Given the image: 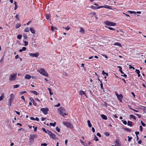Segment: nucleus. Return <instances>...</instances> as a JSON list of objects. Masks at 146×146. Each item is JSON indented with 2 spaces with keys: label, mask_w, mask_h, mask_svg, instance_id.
I'll return each mask as SVG.
<instances>
[{
  "label": "nucleus",
  "mask_w": 146,
  "mask_h": 146,
  "mask_svg": "<svg viewBox=\"0 0 146 146\" xmlns=\"http://www.w3.org/2000/svg\"><path fill=\"white\" fill-rule=\"evenodd\" d=\"M17 73H13L10 75L9 78V80L10 81H13L15 80L17 78Z\"/></svg>",
  "instance_id": "nucleus-1"
},
{
  "label": "nucleus",
  "mask_w": 146,
  "mask_h": 146,
  "mask_svg": "<svg viewBox=\"0 0 146 146\" xmlns=\"http://www.w3.org/2000/svg\"><path fill=\"white\" fill-rule=\"evenodd\" d=\"M58 111L59 114L63 116H64V115H67V114L65 113L66 110L65 109L62 107H60L58 108Z\"/></svg>",
  "instance_id": "nucleus-2"
},
{
  "label": "nucleus",
  "mask_w": 146,
  "mask_h": 146,
  "mask_svg": "<svg viewBox=\"0 0 146 146\" xmlns=\"http://www.w3.org/2000/svg\"><path fill=\"white\" fill-rule=\"evenodd\" d=\"M38 71L41 75L45 76H48V74L43 68H40L38 70Z\"/></svg>",
  "instance_id": "nucleus-3"
},
{
  "label": "nucleus",
  "mask_w": 146,
  "mask_h": 146,
  "mask_svg": "<svg viewBox=\"0 0 146 146\" xmlns=\"http://www.w3.org/2000/svg\"><path fill=\"white\" fill-rule=\"evenodd\" d=\"M15 94L13 93L11 94L10 95V98L9 99L8 103V106H9V108H10L12 102L14 100Z\"/></svg>",
  "instance_id": "nucleus-4"
},
{
  "label": "nucleus",
  "mask_w": 146,
  "mask_h": 146,
  "mask_svg": "<svg viewBox=\"0 0 146 146\" xmlns=\"http://www.w3.org/2000/svg\"><path fill=\"white\" fill-rule=\"evenodd\" d=\"M37 135L36 134H31L29 137L30 143H32L34 141V139L36 138Z\"/></svg>",
  "instance_id": "nucleus-5"
},
{
  "label": "nucleus",
  "mask_w": 146,
  "mask_h": 146,
  "mask_svg": "<svg viewBox=\"0 0 146 146\" xmlns=\"http://www.w3.org/2000/svg\"><path fill=\"white\" fill-rule=\"evenodd\" d=\"M105 23L106 25H109L110 26H114L116 25V23H115L108 21L105 22Z\"/></svg>",
  "instance_id": "nucleus-6"
},
{
  "label": "nucleus",
  "mask_w": 146,
  "mask_h": 146,
  "mask_svg": "<svg viewBox=\"0 0 146 146\" xmlns=\"http://www.w3.org/2000/svg\"><path fill=\"white\" fill-rule=\"evenodd\" d=\"M63 124L69 128H72L73 126L71 125L70 123L68 122H63Z\"/></svg>",
  "instance_id": "nucleus-7"
},
{
  "label": "nucleus",
  "mask_w": 146,
  "mask_h": 146,
  "mask_svg": "<svg viewBox=\"0 0 146 146\" xmlns=\"http://www.w3.org/2000/svg\"><path fill=\"white\" fill-rule=\"evenodd\" d=\"M40 110L44 114L46 115L48 113V111L49 110L47 108H41Z\"/></svg>",
  "instance_id": "nucleus-8"
},
{
  "label": "nucleus",
  "mask_w": 146,
  "mask_h": 146,
  "mask_svg": "<svg viewBox=\"0 0 146 146\" xmlns=\"http://www.w3.org/2000/svg\"><path fill=\"white\" fill-rule=\"evenodd\" d=\"M48 134L49 135V136L52 139H55L56 137V135L54 134H53L52 132L50 131H48Z\"/></svg>",
  "instance_id": "nucleus-9"
},
{
  "label": "nucleus",
  "mask_w": 146,
  "mask_h": 146,
  "mask_svg": "<svg viewBox=\"0 0 146 146\" xmlns=\"http://www.w3.org/2000/svg\"><path fill=\"white\" fill-rule=\"evenodd\" d=\"M29 55L31 57H37L39 55V54L38 53H29Z\"/></svg>",
  "instance_id": "nucleus-10"
},
{
  "label": "nucleus",
  "mask_w": 146,
  "mask_h": 146,
  "mask_svg": "<svg viewBox=\"0 0 146 146\" xmlns=\"http://www.w3.org/2000/svg\"><path fill=\"white\" fill-rule=\"evenodd\" d=\"M117 97L118 98V100H119V101L121 102H122V100L123 98V96L121 94H120Z\"/></svg>",
  "instance_id": "nucleus-11"
},
{
  "label": "nucleus",
  "mask_w": 146,
  "mask_h": 146,
  "mask_svg": "<svg viewBox=\"0 0 146 146\" xmlns=\"http://www.w3.org/2000/svg\"><path fill=\"white\" fill-rule=\"evenodd\" d=\"M31 78V76L28 74H26L25 76V79H28V80L30 79Z\"/></svg>",
  "instance_id": "nucleus-12"
},
{
  "label": "nucleus",
  "mask_w": 146,
  "mask_h": 146,
  "mask_svg": "<svg viewBox=\"0 0 146 146\" xmlns=\"http://www.w3.org/2000/svg\"><path fill=\"white\" fill-rule=\"evenodd\" d=\"M79 94L81 96H82V95H84L86 96V98H87V96L86 95L85 93L82 91H80Z\"/></svg>",
  "instance_id": "nucleus-13"
},
{
  "label": "nucleus",
  "mask_w": 146,
  "mask_h": 146,
  "mask_svg": "<svg viewBox=\"0 0 146 146\" xmlns=\"http://www.w3.org/2000/svg\"><path fill=\"white\" fill-rule=\"evenodd\" d=\"M101 117L104 120H106L107 119V116L104 114L101 115Z\"/></svg>",
  "instance_id": "nucleus-14"
},
{
  "label": "nucleus",
  "mask_w": 146,
  "mask_h": 146,
  "mask_svg": "<svg viewBox=\"0 0 146 146\" xmlns=\"http://www.w3.org/2000/svg\"><path fill=\"white\" fill-rule=\"evenodd\" d=\"M114 45L115 46H119L120 47H121L122 46L121 44L118 42H115L114 44Z\"/></svg>",
  "instance_id": "nucleus-15"
},
{
  "label": "nucleus",
  "mask_w": 146,
  "mask_h": 146,
  "mask_svg": "<svg viewBox=\"0 0 146 146\" xmlns=\"http://www.w3.org/2000/svg\"><path fill=\"white\" fill-rule=\"evenodd\" d=\"M130 118H133L134 119L136 120V117L134 115L132 114H131L130 115Z\"/></svg>",
  "instance_id": "nucleus-16"
},
{
  "label": "nucleus",
  "mask_w": 146,
  "mask_h": 146,
  "mask_svg": "<svg viewBox=\"0 0 146 146\" xmlns=\"http://www.w3.org/2000/svg\"><path fill=\"white\" fill-rule=\"evenodd\" d=\"M30 30L31 32L33 33L34 34L35 33V30L32 27H30Z\"/></svg>",
  "instance_id": "nucleus-17"
},
{
  "label": "nucleus",
  "mask_w": 146,
  "mask_h": 146,
  "mask_svg": "<svg viewBox=\"0 0 146 146\" xmlns=\"http://www.w3.org/2000/svg\"><path fill=\"white\" fill-rule=\"evenodd\" d=\"M80 32L82 34H84V31L82 27H81L80 29Z\"/></svg>",
  "instance_id": "nucleus-18"
},
{
  "label": "nucleus",
  "mask_w": 146,
  "mask_h": 146,
  "mask_svg": "<svg viewBox=\"0 0 146 146\" xmlns=\"http://www.w3.org/2000/svg\"><path fill=\"white\" fill-rule=\"evenodd\" d=\"M132 122L131 121H127V125L128 126H129L130 127H131L132 126V125L131 124Z\"/></svg>",
  "instance_id": "nucleus-19"
},
{
  "label": "nucleus",
  "mask_w": 146,
  "mask_h": 146,
  "mask_svg": "<svg viewBox=\"0 0 146 146\" xmlns=\"http://www.w3.org/2000/svg\"><path fill=\"white\" fill-rule=\"evenodd\" d=\"M87 123L88 124V126L90 127H92V125L90 123V121L89 120H88Z\"/></svg>",
  "instance_id": "nucleus-20"
},
{
  "label": "nucleus",
  "mask_w": 146,
  "mask_h": 146,
  "mask_svg": "<svg viewBox=\"0 0 146 146\" xmlns=\"http://www.w3.org/2000/svg\"><path fill=\"white\" fill-rule=\"evenodd\" d=\"M111 6H109L108 5H105V6H104V8H106L108 9H111Z\"/></svg>",
  "instance_id": "nucleus-21"
},
{
  "label": "nucleus",
  "mask_w": 146,
  "mask_h": 146,
  "mask_svg": "<svg viewBox=\"0 0 146 146\" xmlns=\"http://www.w3.org/2000/svg\"><path fill=\"white\" fill-rule=\"evenodd\" d=\"M42 130L44 132H45V133H47V134H48V132H47V131H49L48 130H47L46 131L45 129L43 127L42 128Z\"/></svg>",
  "instance_id": "nucleus-22"
},
{
  "label": "nucleus",
  "mask_w": 146,
  "mask_h": 146,
  "mask_svg": "<svg viewBox=\"0 0 146 146\" xmlns=\"http://www.w3.org/2000/svg\"><path fill=\"white\" fill-rule=\"evenodd\" d=\"M90 7L93 9H98V7H95L94 6H92Z\"/></svg>",
  "instance_id": "nucleus-23"
},
{
  "label": "nucleus",
  "mask_w": 146,
  "mask_h": 146,
  "mask_svg": "<svg viewBox=\"0 0 146 146\" xmlns=\"http://www.w3.org/2000/svg\"><path fill=\"white\" fill-rule=\"evenodd\" d=\"M14 4H15V7L14 8V10H16V9H17V3L16 2V1H15L14 2Z\"/></svg>",
  "instance_id": "nucleus-24"
},
{
  "label": "nucleus",
  "mask_w": 146,
  "mask_h": 146,
  "mask_svg": "<svg viewBox=\"0 0 146 146\" xmlns=\"http://www.w3.org/2000/svg\"><path fill=\"white\" fill-rule=\"evenodd\" d=\"M56 124V123L55 122H54L53 123H50V126H55Z\"/></svg>",
  "instance_id": "nucleus-25"
},
{
  "label": "nucleus",
  "mask_w": 146,
  "mask_h": 146,
  "mask_svg": "<svg viewBox=\"0 0 146 146\" xmlns=\"http://www.w3.org/2000/svg\"><path fill=\"white\" fill-rule=\"evenodd\" d=\"M23 37L24 40H26L27 38V36L26 34H23Z\"/></svg>",
  "instance_id": "nucleus-26"
},
{
  "label": "nucleus",
  "mask_w": 146,
  "mask_h": 146,
  "mask_svg": "<svg viewBox=\"0 0 146 146\" xmlns=\"http://www.w3.org/2000/svg\"><path fill=\"white\" fill-rule=\"evenodd\" d=\"M4 98L3 94H2L0 96V101H1Z\"/></svg>",
  "instance_id": "nucleus-27"
},
{
  "label": "nucleus",
  "mask_w": 146,
  "mask_h": 146,
  "mask_svg": "<svg viewBox=\"0 0 146 146\" xmlns=\"http://www.w3.org/2000/svg\"><path fill=\"white\" fill-rule=\"evenodd\" d=\"M22 36L21 35H18L17 36V38L18 39L20 40L21 39Z\"/></svg>",
  "instance_id": "nucleus-28"
},
{
  "label": "nucleus",
  "mask_w": 146,
  "mask_h": 146,
  "mask_svg": "<svg viewBox=\"0 0 146 146\" xmlns=\"http://www.w3.org/2000/svg\"><path fill=\"white\" fill-rule=\"evenodd\" d=\"M24 30L25 32H27L29 31V29L28 27H27Z\"/></svg>",
  "instance_id": "nucleus-29"
},
{
  "label": "nucleus",
  "mask_w": 146,
  "mask_h": 146,
  "mask_svg": "<svg viewBox=\"0 0 146 146\" xmlns=\"http://www.w3.org/2000/svg\"><path fill=\"white\" fill-rule=\"evenodd\" d=\"M31 92L33 93L34 94L36 95H37L38 94V93L35 91H31Z\"/></svg>",
  "instance_id": "nucleus-30"
},
{
  "label": "nucleus",
  "mask_w": 146,
  "mask_h": 146,
  "mask_svg": "<svg viewBox=\"0 0 146 146\" xmlns=\"http://www.w3.org/2000/svg\"><path fill=\"white\" fill-rule=\"evenodd\" d=\"M20 26H21L20 24L18 23V24H16L15 27L17 29H18Z\"/></svg>",
  "instance_id": "nucleus-31"
},
{
  "label": "nucleus",
  "mask_w": 146,
  "mask_h": 146,
  "mask_svg": "<svg viewBox=\"0 0 146 146\" xmlns=\"http://www.w3.org/2000/svg\"><path fill=\"white\" fill-rule=\"evenodd\" d=\"M104 134L106 136H108L110 135V133L107 132H106L104 133Z\"/></svg>",
  "instance_id": "nucleus-32"
},
{
  "label": "nucleus",
  "mask_w": 146,
  "mask_h": 146,
  "mask_svg": "<svg viewBox=\"0 0 146 146\" xmlns=\"http://www.w3.org/2000/svg\"><path fill=\"white\" fill-rule=\"evenodd\" d=\"M50 16L48 15L47 14L46 15V18L47 20H48L49 19V18L50 17Z\"/></svg>",
  "instance_id": "nucleus-33"
},
{
  "label": "nucleus",
  "mask_w": 146,
  "mask_h": 146,
  "mask_svg": "<svg viewBox=\"0 0 146 146\" xmlns=\"http://www.w3.org/2000/svg\"><path fill=\"white\" fill-rule=\"evenodd\" d=\"M19 87V85L16 84L15 85H14L13 86L14 88H16Z\"/></svg>",
  "instance_id": "nucleus-34"
},
{
  "label": "nucleus",
  "mask_w": 146,
  "mask_h": 146,
  "mask_svg": "<svg viewBox=\"0 0 146 146\" xmlns=\"http://www.w3.org/2000/svg\"><path fill=\"white\" fill-rule=\"evenodd\" d=\"M124 129L125 131H128V132H130L131 131V130L129 128H124Z\"/></svg>",
  "instance_id": "nucleus-35"
},
{
  "label": "nucleus",
  "mask_w": 146,
  "mask_h": 146,
  "mask_svg": "<svg viewBox=\"0 0 146 146\" xmlns=\"http://www.w3.org/2000/svg\"><path fill=\"white\" fill-rule=\"evenodd\" d=\"M24 43L25 44L24 45L25 46H27L28 44V42L27 41H24Z\"/></svg>",
  "instance_id": "nucleus-36"
},
{
  "label": "nucleus",
  "mask_w": 146,
  "mask_h": 146,
  "mask_svg": "<svg viewBox=\"0 0 146 146\" xmlns=\"http://www.w3.org/2000/svg\"><path fill=\"white\" fill-rule=\"evenodd\" d=\"M26 92H27L26 91H24L20 92L19 94L20 95H21L22 94H23L24 93H26Z\"/></svg>",
  "instance_id": "nucleus-37"
},
{
  "label": "nucleus",
  "mask_w": 146,
  "mask_h": 146,
  "mask_svg": "<svg viewBox=\"0 0 146 146\" xmlns=\"http://www.w3.org/2000/svg\"><path fill=\"white\" fill-rule=\"evenodd\" d=\"M107 28H108L110 30H113V31H115V29L112 28V27H107V26H105Z\"/></svg>",
  "instance_id": "nucleus-38"
},
{
  "label": "nucleus",
  "mask_w": 146,
  "mask_h": 146,
  "mask_svg": "<svg viewBox=\"0 0 146 146\" xmlns=\"http://www.w3.org/2000/svg\"><path fill=\"white\" fill-rule=\"evenodd\" d=\"M141 122L142 126H143L144 127H145V123H144L142 121H141Z\"/></svg>",
  "instance_id": "nucleus-39"
},
{
  "label": "nucleus",
  "mask_w": 146,
  "mask_h": 146,
  "mask_svg": "<svg viewBox=\"0 0 146 146\" xmlns=\"http://www.w3.org/2000/svg\"><path fill=\"white\" fill-rule=\"evenodd\" d=\"M29 99L32 102H34V100L33 99V98H32L31 97H30V98H29Z\"/></svg>",
  "instance_id": "nucleus-40"
},
{
  "label": "nucleus",
  "mask_w": 146,
  "mask_h": 146,
  "mask_svg": "<svg viewBox=\"0 0 146 146\" xmlns=\"http://www.w3.org/2000/svg\"><path fill=\"white\" fill-rule=\"evenodd\" d=\"M19 15L17 14L15 16V17L16 19H17V20H19V17H18Z\"/></svg>",
  "instance_id": "nucleus-41"
},
{
  "label": "nucleus",
  "mask_w": 146,
  "mask_h": 146,
  "mask_svg": "<svg viewBox=\"0 0 146 146\" xmlns=\"http://www.w3.org/2000/svg\"><path fill=\"white\" fill-rule=\"evenodd\" d=\"M128 12H129L131 14H132V13L135 14L136 13V12H135V11H128Z\"/></svg>",
  "instance_id": "nucleus-42"
},
{
  "label": "nucleus",
  "mask_w": 146,
  "mask_h": 146,
  "mask_svg": "<svg viewBox=\"0 0 146 146\" xmlns=\"http://www.w3.org/2000/svg\"><path fill=\"white\" fill-rule=\"evenodd\" d=\"M94 140H95L96 141H98V139L97 138V137L96 136V135H95V137L94 139Z\"/></svg>",
  "instance_id": "nucleus-43"
},
{
  "label": "nucleus",
  "mask_w": 146,
  "mask_h": 146,
  "mask_svg": "<svg viewBox=\"0 0 146 146\" xmlns=\"http://www.w3.org/2000/svg\"><path fill=\"white\" fill-rule=\"evenodd\" d=\"M135 72L137 74L140 73V71L139 70L136 69Z\"/></svg>",
  "instance_id": "nucleus-44"
},
{
  "label": "nucleus",
  "mask_w": 146,
  "mask_h": 146,
  "mask_svg": "<svg viewBox=\"0 0 146 146\" xmlns=\"http://www.w3.org/2000/svg\"><path fill=\"white\" fill-rule=\"evenodd\" d=\"M129 69L132 68L133 70L135 69V68L134 67H133L132 66H131V65H129Z\"/></svg>",
  "instance_id": "nucleus-45"
},
{
  "label": "nucleus",
  "mask_w": 146,
  "mask_h": 146,
  "mask_svg": "<svg viewBox=\"0 0 146 146\" xmlns=\"http://www.w3.org/2000/svg\"><path fill=\"white\" fill-rule=\"evenodd\" d=\"M122 121L123 122V123L125 124V125H126L127 124V121H124V120H122Z\"/></svg>",
  "instance_id": "nucleus-46"
},
{
  "label": "nucleus",
  "mask_w": 146,
  "mask_h": 146,
  "mask_svg": "<svg viewBox=\"0 0 146 146\" xmlns=\"http://www.w3.org/2000/svg\"><path fill=\"white\" fill-rule=\"evenodd\" d=\"M135 115H137L139 118H140L141 117V115H140L139 114H138L137 113H135Z\"/></svg>",
  "instance_id": "nucleus-47"
},
{
  "label": "nucleus",
  "mask_w": 146,
  "mask_h": 146,
  "mask_svg": "<svg viewBox=\"0 0 146 146\" xmlns=\"http://www.w3.org/2000/svg\"><path fill=\"white\" fill-rule=\"evenodd\" d=\"M56 130L58 132H60V129L58 127H56Z\"/></svg>",
  "instance_id": "nucleus-48"
},
{
  "label": "nucleus",
  "mask_w": 146,
  "mask_h": 146,
  "mask_svg": "<svg viewBox=\"0 0 146 146\" xmlns=\"http://www.w3.org/2000/svg\"><path fill=\"white\" fill-rule=\"evenodd\" d=\"M64 28L66 30L68 31L69 30L70 28L69 27H67Z\"/></svg>",
  "instance_id": "nucleus-49"
},
{
  "label": "nucleus",
  "mask_w": 146,
  "mask_h": 146,
  "mask_svg": "<svg viewBox=\"0 0 146 146\" xmlns=\"http://www.w3.org/2000/svg\"><path fill=\"white\" fill-rule=\"evenodd\" d=\"M100 82L101 83L100 84L101 88L102 89H103V84L102 83V82L101 81H100Z\"/></svg>",
  "instance_id": "nucleus-50"
},
{
  "label": "nucleus",
  "mask_w": 146,
  "mask_h": 146,
  "mask_svg": "<svg viewBox=\"0 0 146 146\" xmlns=\"http://www.w3.org/2000/svg\"><path fill=\"white\" fill-rule=\"evenodd\" d=\"M47 144L46 143H42L41 145V146H46Z\"/></svg>",
  "instance_id": "nucleus-51"
},
{
  "label": "nucleus",
  "mask_w": 146,
  "mask_h": 146,
  "mask_svg": "<svg viewBox=\"0 0 146 146\" xmlns=\"http://www.w3.org/2000/svg\"><path fill=\"white\" fill-rule=\"evenodd\" d=\"M128 141H129L132 138V137H130L129 136H128Z\"/></svg>",
  "instance_id": "nucleus-52"
},
{
  "label": "nucleus",
  "mask_w": 146,
  "mask_h": 146,
  "mask_svg": "<svg viewBox=\"0 0 146 146\" xmlns=\"http://www.w3.org/2000/svg\"><path fill=\"white\" fill-rule=\"evenodd\" d=\"M102 74L103 75H104L105 74L107 76H108V74L107 73L105 72L103 70L102 71Z\"/></svg>",
  "instance_id": "nucleus-53"
},
{
  "label": "nucleus",
  "mask_w": 146,
  "mask_h": 146,
  "mask_svg": "<svg viewBox=\"0 0 146 146\" xmlns=\"http://www.w3.org/2000/svg\"><path fill=\"white\" fill-rule=\"evenodd\" d=\"M80 142L83 145L85 146V143L83 142L82 140H80Z\"/></svg>",
  "instance_id": "nucleus-54"
},
{
  "label": "nucleus",
  "mask_w": 146,
  "mask_h": 146,
  "mask_svg": "<svg viewBox=\"0 0 146 146\" xmlns=\"http://www.w3.org/2000/svg\"><path fill=\"white\" fill-rule=\"evenodd\" d=\"M119 71L120 72L121 74H124V72L122 71V68L119 69Z\"/></svg>",
  "instance_id": "nucleus-55"
},
{
  "label": "nucleus",
  "mask_w": 146,
  "mask_h": 146,
  "mask_svg": "<svg viewBox=\"0 0 146 146\" xmlns=\"http://www.w3.org/2000/svg\"><path fill=\"white\" fill-rule=\"evenodd\" d=\"M131 108V110H133V111H135V112H138V110H134V109H133L132 108Z\"/></svg>",
  "instance_id": "nucleus-56"
},
{
  "label": "nucleus",
  "mask_w": 146,
  "mask_h": 146,
  "mask_svg": "<svg viewBox=\"0 0 146 146\" xmlns=\"http://www.w3.org/2000/svg\"><path fill=\"white\" fill-rule=\"evenodd\" d=\"M26 48L25 47H23L22 48V50H23V51H25L26 50Z\"/></svg>",
  "instance_id": "nucleus-57"
},
{
  "label": "nucleus",
  "mask_w": 146,
  "mask_h": 146,
  "mask_svg": "<svg viewBox=\"0 0 146 146\" xmlns=\"http://www.w3.org/2000/svg\"><path fill=\"white\" fill-rule=\"evenodd\" d=\"M96 135L97 136H99L100 137H101V135L99 133H97Z\"/></svg>",
  "instance_id": "nucleus-58"
},
{
  "label": "nucleus",
  "mask_w": 146,
  "mask_h": 146,
  "mask_svg": "<svg viewBox=\"0 0 146 146\" xmlns=\"http://www.w3.org/2000/svg\"><path fill=\"white\" fill-rule=\"evenodd\" d=\"M15 112L18 115H19L20 114V113L19 111H15Z\"/></svg>",
  "instance_id": "nucleus-59"
},
{
  "label": "nucleus",
  "mask_w": 146,
  "mask_h": 146,
  "mask_svg": "<svg viewBox=\"0 0 146 146\" xmlns=\"http://www.w3.org/2000/svg\"><path fill=\"white\" fill-rule=\"evenodd\" d=\"M92 131L93 133L95 132V130L94 128L93 127H92Z\"/></svg>",
  "instance_id": "nucleus-60"
},
{
  "label": "nucleus",
  "mask_w": 146,
  "mask_h": 146,
  "mask_svg": "<svg viewBox=\"0 0 146 146\" xmlns=\"http://www.w3.org/2000/svg\"><path fill=\"white\" fill-rule=\"evenodd\" d=\"M102 8H104V6H99L98 7V9H99Z\"/></svg>",
  "instance_id": "nucleus-61"
},
{
  "label": "nucleus",
  "mask_w": 146,
  "mask_h": 146,
  "mask_svg": "<svg viewBox=\"0 0 146 146\" xmlns=\"http://www.w3.org/2000/svg\"><path fill=\"white\" fill-rule=\"evenodd\" d=\"M33 104L34 106H36L37 105L36 103L35 102V101H34V102H33Z\"/></svg>",
  "instance_id": "nucleus-62"
},
{
  "label": "nucleus",
  "mask_w": 146,
  "mask_h": 146,
  "mask_svg": "<svg viewBox=\"0 0 146 146\" xmlns=\"http://www.w3.org/2000/svg\"><path fill=\"white\" fill-rule=\"evenodd\" d=\"M91 14H92L93 15V16H95L96 15V13L95 12H93L92 13H91Z\"/></svg>",
  "instance_id": "nucleus-63"
},
{
  "label": "nucleus",
  "mask_w": 146,
  "mask_h": 146,
  "mask_svg": "<svg viewBox=\"0 0 146 146\" xmlns=\"http://www.w3.org/2000/svg\"><path fill=\"white\" fill-rule=\"evenodd\" d=\"M142 126H141V125H140V127H139V128H140V130L141 131H142Z\"/></svg>",
  "instance_id": "nucleus-64"
}]
</instances>
